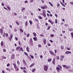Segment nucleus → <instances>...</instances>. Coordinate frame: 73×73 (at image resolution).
<instances>
[{
  "label": "nucleus",
  "instance_id": "nucleus-46",
  "mask_svg": "<svg viewBox=\"0 0 73 73\" xmlns=\"http://www.w3.org/2000/svg\"><path fill=\"white\" fill-rule=\"evenodd\" d=\"M3 52H6L7 50H6L5 49H3Z\"/></svg>",
  "mask_w": 73,
  "mask_h": 73
},
{
  "label": "nucleus",
  "instance_id": "nucleus-35",
  "mask_svg": "<svg viewBox=\"0 0 73 73\" xmlns=\"http://www.w3.org/2000/svg\"><path fill=\"white\" fill-rule=\"evenodd\" d=\"M66 49L68 50H71V48L70 47H67Z\"/></svg>",
  "mask_w": 73,
  "mask_h": 73
},
{
  "label": "nucleus",
  "instance_id": "nucleus-52",
  "mask_svg": "<svg viewBox=\"0 0 73 73\" xmlns=\"http://www.w3.org/2000/svg\"><path fill=\"white\" fill-rule=\"evenodd\" d=\"M10 66V64L8 63L7 65V66L8 67V66Z\"/></svg>",
  "mask_w": 73,
  "mask_h": 73
},
{
  "label": "nucleus",
  "instance_id": "nucleus-34",
  "mask_svg": "<svg viewBox=\"0 0 73 73\" xmlns=\"http://www.w3.org/2000/svg\"><path fill=\"white\" fill-rule=\"evenodd\" d=\"M57 66H58V67H60L61 70H62V66L59 64Z\"/></svg>",
  "mask_w": 73,
  "mask_h": 73
},
{
  "label": "nucleus",
  "instance_id": "nucleus-18",
  "mask_svg": "<svg viewBox=\"0 0 73 73\" xmlns=\"http://www.w3.org/2000/svg\"><path fill=\"white\" fill-rule=\"evenodd\" d=\"M1 46H3L4 45V41L3 40H2L1 42Z\"/></svg>",
  "mask_w": 73,
  "mask_h": 73
},
{
  "label": "nucleus",
  "instance_id": "nucleus-60",
  "mask_svg": "<svg viewBox=\"0 0 73 73\" xmlns=\"http://www.w3.org/2000/svg\"><path fill=\"white\" fill-rule=\"evenodd\" d=\"M54 51L55 53L56 54V53H57V50H56V49L54 50Z\"/></svg>",
  "mask_w": 73,
  "mask_h": 73
},
{
  "label": "nucleus",
  "instance_id": "nucleus-22",
  "mask_svg": "<svg viewBox=\"0 0 73 73\" xmlns=\"http://www.w3.org/2000/svg\"><path fill=\"white\" fill-rule=\"evenodd\" d=\"M60 3L61 4V5H62V6H63V7H65V5H64V4H63V3H62V2L61 1H60Z\"/></svg>",
  "mask_w": 73,
  "mask_h": 73
},
{
  "label": "nucleus",
  "instance_id": "nucleus-42",
  "mask_svg": "<svg viewBox=\"0 0 73 73\" xmlns=\"http://www.w3.org/2000/svg\"><path fill=\"white\" fill-rule=\"evenodd\" d=\"M50 37H54V34H51L50 35Z\"/></svg>",
  "mask_w": 73,
  "mask_h": 73
},
{
  "label": "nucleus",
  "instance_id": "nucleus-2",
  "mask_svg": "<svg viewBox=\"0 0 73 73\" xmlns=\"http://www.w3.org/2000/svg\"><path fill=\"white\" fill-rule=\"evenodd\" d=\"M48 69V66H46L45 65L44 66V71L46 72L47 71V70Z\"/></svg>",
  "mask_w": 73,
  "mask_h": 73
},
{
  "label": "nucleus",
  "instance_id": "nucleus-50",
  "mask_svg": "<svg viewBox=\"0 0 73 73\" xmlns=\"http://www.w3.org/2000/svg\"><path fill=\"white\" fill-rule=\"evenodd\" d=\"M38 46L39 48H41V45L40 44H38Z\"/></svg>",
  "mask_w": 73,
  "mask_h": 73
},
{
  "label": "nucleus",
  "instance_id": "nucleus-11",
  "mask_svg": "<svg viewBox=\"0 0 73 73\" xmlns=\"http://www.w3.org/2000/svg\"><path fill=\"white\" fill-rule=\"evenodd\" d=\"M13 37V34H11L10 35V37H9V40H10V41H11V40L12 39Z\"/></svg>",
  "mask_w": 73,
  "mask_h": 73
},
{
  "label": "nucleus",
  "instance_id": "nucleus-20",
  "mask_svg": "<svg viewBox=\"0 0 73 73\" xmlns=\"http://www.w3.org/2000/svg\"><path fill=\"white\" fill-rule=\"evenodd\" d=\"M19 52H20L21 51H22V52H24V50H23V48H22V47H20L19 48Z\"/></svg>",
  "mask_w": 73,
  "mask_h": 73
},
{
  "label": "nucleus",
  "instance_id": "nucleus-5",
  "mask_svg": "<svg viewBox=\"0 0 73 73\" xmlns=\"http://www.w3.org/2000/svg\"><path fill=\"white\" fill-rule=\"evenodd\" d=\"M49 52L50 54L51 55H53L54 56H56V54H54V52L52 51H49Z\"/></svg>",
  "mask_w": 73,
  "mask_h": 73
},
{
  "label": "nucleus",
  "instance_id": "nucleus-44",
  "mask_svg": "<svg viewBox=\"0 0 73 73\" xmlns=\"http://www.w3.org/2000/svg\"><path fill=\"white\" fill-rule=\"evenodd\" d=\"M55 23L56 24H57V23H58V22L57 21V19H56L55 20Z\"/></svg>",
  "mask_w": 73,
  "mask_h": 73
},
{
  "label": "nucleus",
  "instance_id": "nucleus-31",
  "mask_svg": "<svg viewBox=\"0 0 73 73\" xmlns=\"http://www.w3.org/2000/svg\"><path fill=\"white\" fill-rule=\"evenodd\" d=\"M36 68H33L32 70V72H33V73H34L35 71H36Z\"/></svg>",
  "mask_w": 73,
  "mask_h": 73
},
{
  "label": "nucleus",
  "instance_id": "nucleus-29",
  "mask_svg": "<svg viewBox=\"0 0 73 73\" xmlns=\"http://www.w3.org/2000/svg\"><path fill=\"white\" fill-rule=\"evenodd\" d=\"M24 53L26 56H28V53L27 52H24Z\"/></svg>",
  "mask_w": 73,
  "mask_h": 73
},
{
  "label": "nucleus",
  "instance_id": "nucleus-45",
  "mask_svg": "<svg viewBox=\"0 0 73 73\" xmlns=\"http://www.w3.org/2000/svg\"><path fill=\"white\" fill-rule=\"evenodd\" d=\"M5 36L6 37H8V33H6V35Z\"/></svg>",
  "mask_w": 73,
  "mask_h": 73
},
{
  "label": "nucleus",
  "instance_id": "nucleus-15",
  "mask_svg": "<svg viewBox=\"0 0 73 73\" xmlns=\"http://www.w3.org/2000/svg\"><path fill=\"white\" fill-rule=\"evenodd\" d=\"M46 40L45 38H44L43 40V42L44 44H46Z\"/></svg>",
  "mask_w": 73,
  "mask_h": 73
},
{
  "label": "nucleus",
  "instance_id": "nucleus-49",
  "mask_svg": "<svg viewBox=\"0 0 73 73\" xmlns=\"http://www.w3.org/2000/svg\"><path fill=\"white\" fill-rule=\"evenodd\" d=\"M29 36H30V34H28L27 35V37H29Z\"/></svg>",
  "mask_w": 73,
  "mask_h": 73
},
{
  "label": "nucleus",
  "instance_id": "nucleus-39",
  "mask_svg": "<svg viewBox=\"0 0 73 73\" xmlns=\"http://www.w3.org/2000/svg\"><path fill=\"white\" fill-rule=\"evenodd\" d=\"M7 9H8L9 10V11H11V8L10 7H9V6H7Z\"/></svg>",
  "mask_w": 73,
  "mask_h": 73
},
{
  "label": "nucleus",
  "instance_id": "nucleus-7",
  "mask_svg": "<svg viewBox=\"0 0 73 73\" xmlns=\"http://www.w3.org/2000/svg\"><path fill=\"white\" fill-rule=\"evenodd\" d=\"M41 8H42V9H45L48 8V6L46 5H45L44 6H41Z\"/></svg>",
  "mask_w": 73,
  "mask_h": 73
},
{
  "label": "nucleus",
  "instance_id": "nucleus-6",
  "mask_svg": "<svg viewBox=\"0 0 73 73\" xmlns=\"http://www.w3.org/2000/svg\"><path fill=\"white\" fill-rule=\"evenodd\" d=\"M48 21L52 25H53V24H54V22L51 19H49L48 20Z\"/></svg>",
  "mask_w": 73,
  "mask_h": 73
},
{
  "label": "nucleus",
  "instance_id": "nucleus-26",
  "mask_svg": "<svg viewBox=\"0 0 73 73\" xmlns=\"http://www.w3.org/2000/svg\"><path fill=\"white\" fill-rule=\"evenodd\" d=\"M6 69L7 70H8L9 72H11V69H10V68H6Z\"/></svg>",
  "mask_w": 73,
  "mask_h": 73
},
{
  "label": "nucleus",
  "instance_id": "nucleus-61",
  "mask_svg": "<svg viewBox=\"0 0 73 73\" xmlns=\"http://www.w3.org/2000/svg\"><path fill=\"white\" fill-rule=\"evenodd\" d=\"M25 9V8L23 7L21 9V10L22 11H24Z\"/></svg>",
  "mask_w": 73,
  "mask_h": 73
},
{
  "label": "nucleus",
  "instance_id": "nucleus-58",
  "mask_svg": "<svg viewBox=\"0 0 73 73\" xmlns=\"http://www.w3.org/2000/svg\"><path fill=\"white\" fill-rule=\"evenodd\" d=\"M6 33H4L3 35V37H5V36H6Z\"/></svg>",
  "mask_w": 73,
  "mask_h": 73
},
{
  "label": "nucleus",
  "instance_id": "nucleus-30",
  "mask_svg": "<svg viewBox=\"0 0 73 73\" xmlns=\"http://www.w3.org/2000/svg\"><path fill=\"white\" fill-rule=\"evenodd\" d=\"M52 60V59L51 58H50L49 59H48L47 61L48 62H50V61H51Z\"/></svg>",
  "mask_w": 73,
  "mask_h": 73
},
{
  "label": "nucleus",
  "instance_id": "nucleus-17",
  "mask_svg": "<svg viewBox=\"0 0 73 73\" xmlns=\"http://www.w3.org/2000/svg\"><path fill=\"white\" fill-rule=\"evenodd\" d=\"M26 49L27 51V52L29 53V47H28V46H27Z\"/></svg>",
  "mask_w": 73,
  "mask_h": 73
},
{
  "label": "nucleus",
  "instance_id": "nucleus-23",
  "mask_svg": "<svg viewBox=\"0 0 73 73\" xmlns=\"http://www.w3.org/2000/svg\"><path fill=\"white\" fill-rule=\"evenodd\" d=\"M19 31H20V32H21V33H23V32L24 31L21 28H20Z\"/></svg>",
  "mask_w": 73,
  "mask_h": 73
},
{
  "label": "nucleus",
  "instance_id": "nucleus-59",
  "mask_svg": "<svg viewBox=\"0 0 73 73\" xmlns=\"http://www.w3.org/2000/svg\"><path fill=\"white\" fill-rule=\"evenodd\" d=\"M40 36H41V37H44V35L42 34H40Z\"/></svg>",
  "mask_w": 73,
  "mask_h": 73
},
{
  "label": "nucleus",
  "instance_id": "nucleus-13",
  "mask_svg": "<svg viewBox=\"0 0 73 73\" xmlns=\"http://www.w3.org/2000/svg\"><path fill=\"white\" fill-rule=\"evenodd\" d=\"M15 57V54H13L11 56V59H14Z\"/></svg>",
  "mask_w": 73,
  "mask_h": 73
},
{
  "label": "nucleus",
  "instance_id": "nucleus-19",
  "mask_svg": "<svg viewBox=\"0 0 73 73\" xmlns=\"http://www.w3.org/2000/svg\"><path fill=\"white\" fill-rule=\"evenodd\" d=\"M33 39L34 41H37V40H38L37 38L36 37H34L33 38Z\"/></svg>",
  "mask_w": 73,
  "mask_h": 73
},
{
  "label": "nucleus",
  "instance_id": "nucleus-21",
  "mask_svg": "<svg viewBox=\"0 0 73 73\" xmlns=\"http://www.w3.org/2000/svg\"><path fill=\"white\" fill-rule=\"evenodd\" d=\"M28 22L27 21H26L25 22V26L26 27H27L28 25Z\"/></svg>",
  "mask_w": 73,
  "mask_h": 73
},
{
  "label": "nucleus",
  "instance_id": "nucleus-16",
  "mask_svg": "<svg viewBox=\"0 0 73 73\" xmlns=\"http://www.w3.org/2000/svg\"><path fill=\"white\" fill-rule=\"evenodd\" d=\"M23 64L25 65H27V63H26V62H25V60L24 59H23Z\"/></svg>",
  "mask_w": 73,
  "mask_h": 73
},
{
  "label": "nucleus",
  "instance_id": "nucleus-9",
  "mask_svg": "<svg viewBox=\"0 0 73 73\" xmlns=\"http://www.w3.org/2000/svg\"><path fill=\"white\" fill-rule=\"evenodd\" d=\"M4 29V27H2V28L0 29V33L1 34H3V30Z\"/></svg>",
  "mask_w": 73,
  "mask_h": 73
},
{
  "label": "nucleus",
  "instance_id": "nucleus-33",
  "mask_svg": "<svg viewBox=\"0 0 73 73\" xmlns=\"http://www.w3.org/2000/svg\"><path fill=\"white\" fill-rule=\"evenodd\" d=\"M33 34L34 36L35 37L37 36V34H36V33H35V32L33 33Z\"/></svg>",
  "mask_w": 73,
  "mask_h": 73
},
{
  "label": "nucleus",
  "instance_id": "nucleus-47",
  "mask_svg": "<svg viewBox=\"0 0 73 73\" xmlns=\"http://www.w3.org/2000/svg\"><path fill=\"white\" fill-rule=\"evenodd\" d=\"M11 52H14V51H15V49L13 48H11Z\"/></svg>",
  "mask_w": 73,
  "mask_h": 73
},
{
  "label": "nucleus",
  "instance_id": "nucleus-12",
  "mask_svg": "<svg viewBox=\"0 0 73 73\" xmlns=\"http://www.w3.org/2000/svg\"><path fill=\"white\" fill-rule=\"evenodd\" d=\"M55 61H56V58H53V60L52 62V63L53 65H55Z\"/></svg>",
  "mask_w": 73,
  "mask_h": 73
},
{
  "label": "nucleus",
  "instance_id": "nucleus-55",
  "mask_svg": "<svg viewBox=\"0 0 73 73\" xmlns=\"http://www.w3.org/2000/svg\"><path fill=\"white\" fill-rule=\"evenodd\" d=\"M47 45L48 46H50L51 45L50 44L48 43H47Z\"/></svg>",
  "mask_w": 73,
  "mask_h": 73
},
{
  "label": "nucleus",
  "instance_id": "nucleus-40",
  "mask_svg": "<svg viewBox=\"0 0 73 73\" xmlns=\"http://www.w3.org/2000/svg\"><path fill=\"white\" fill-rule=\"evenodd\" d=\"M71 35V37L72 38H73V33L72 32L70 33Z\"/></svg>",
  "mask_w": 73,
  "mask_h": 73
},
{
  "label": "nucleus",
  "instance_id": "nucleus-57",
  "mask_svg": "<svg viewBox=\"0 0 73 73\" xmlns=\"http://www.w3.org/2000/svg\"><path fill=\"white\" fill-rule=\"evenodd\" d=\"M23 71L24 73H27V71H26L25 70H23Z\"/></svg>",
  "mask_w": 73,
  "mask_h": 73
},
{
  "label": "nucleus",
  "instance_id": "nucleus-10",
  "mask_svg": "<svg viewBox=\"0 0 73 73\" xmlns=\"http://www.w3.org/2000/svg\"><path fill=\"white\" fill-rule=\"evenodd\" d=\"M56 69L58 73H60V70H61V68L60 69L59 67H57L56 68Z\"/></svg>",
  "mask_w": 73,
  "mask_h": 73
},
{
  "label": "nucleus",
  "instance_id": "nucleus-3",
  "mask_svg": "<svg viewBox=\"0 0 73 73\" xmlns=\"http://www.w3.org/2000/svg\"><path fill=\"white\" fill-rule=\"evenodd\" d=\"M62 66L63 68H64L66 69H69L70 68V67L68 66H66V65H63Z\"/></svg>",
  "mask_w": 73,
  "mask_h": 73
},
{
  "label": "nucleus",
  "instance_id": "nucleus-54",
  "mask_svg": "<svg viewBox=\"0 0 73 73\" xmlns=\"http://www.w3.org/2000/svg\"><path fill=\"white\" fill-rule=\"evenodd\" d=\"M18 43L19 45H21V42H20V41H18Z\"/></svg>",
  "mask_w": 73,
  "mask_h": 73
},
{
  "label": "nucleus",
  "instance_id": "nucleus-43",
  "mask_svg": "<svg viewBox=\"0 0 73 73\" xmlns=\"http://www.w3.org/2000/svg\"><path fill=\"white\" fill-rule=\"evenodd\" d=\"M2 57L3 58V59H6L7 58V57H6V56H2Z\"/></svg>",
  "mask_w": 73,
  "mask_h": 73
},
{
  "label": "nucleus",
  "instance_id": "nucleus-24",
  "mask_svg": "<svg viewBox=\"0 0 73 73\" xmlns=\"http://www.w3.org/2000/svg\"><path fill=\"white\" fill-rule=\"evenodd\" d=\"M29 23H30V25H32V24H33V23L31 20H30L29 21Z\"/></svg>",
  "mask_w": 73,
  "mask_h": 73
},
{
  "label": "nucleus",
  "instance_id": "nucleus-53",
  "mask_svg": "<svg viewBox=\"0 0 73 73\" xmlns=\"http://www.w3.org/2000/svg\"><path fill=\"white\" fill-rule=\"evenodd\" d=\"M39 18L40 19H41V20H42V18L40 16H39Z\"/></svg>",
  "mask_w": 73,
  "mask_h": 73
},
{
  "label": "nucleus",
  "instance_id": "nucleus-8",
  "mask_svg": "<svg viewBox=\"0 0 73 73\" xmlns=\"http://www.w3.org/2000/svg\"><path fill=\"white\" fill-rule=\"evenodd\" d=\"M29 41L30 43V44L31 45H33V40H32V38H31L30 39Z\"/></svg>",
  "mask_w": 73,
  "mask_h": 73
},
{
  "label": "nucleus",
  "instance_id": "nucleus-28",
  "mask_svg": "<svg viewBox=\"0 0 73 73\" xmlns=\"http://www.w3.org/2000/svg\"><path fill=\"white\" fill-rule=\"evenodd\" d=\"M17 65H20V61L19 60H18L17 61Z\"/></svg>",
  "mask_w": 73,
  "mask_h": 73
},
{
  "label": "nucleus",
  "instance_id": "nucleus-56",
  "mask_svg": "<svg viewBox=\"0 0 73 73\" xmlns=\"http://www.w3.org/2000/svg\"><path fill=\"white\" fill-rule=\"evenodd\" d=\"M40 57L41 58H43V56L42 55H41L40 56Z\"/></svg>",
  "mask_w": 73,
  "mask_h": 73
},
{
  "label": "nucleus",
  "instance_id": "nucleus-14",
  "mask_svg": "<svg viewBox=\"0 0 73 73\" xmlns=\"http://www.w3.org/2000/svg\"><path fill=\"white\" fill-rule=\"evenodd\" d=\"M65 54H72V52L71 51H67L65 52Z\"/></svg>",
  "mask_w": 73,
  "mask_h": 73
},
{
  "label": "nucleus",
  "instance_id": "nucleus-32",
  "mask_svg": "<svg viewBox=\"0 0 73 73\" xmlns=\"http://www.w3.org/2000/svg\"><path fill=\"white\" fill-rule=\"evenodd\" d=\"M49 4H50V6H51V7H53V4L51 2H49Z\"/></svg>",
  "mask_w": 73,
  "mask_h": 73
},
{
  "label": "nucleus",
  "instance_id": "nucleus-48",
  "mask_svg": "<svg viewBox=\"0 0 73 73\" xmlns=\"http://www.w3.org/2000/svg\"><path fill=\"white\" fill-rule=\"evenodd\" d=\"M31 57V58H34V57H33V55H30Z\"/></svg>",
  "mask_w": 73,
  "mask_h": 73
},
{
  "label": "nucleus",
  "instance_id": "nucleus-27",
  "mask_svg": "<svg viewBox=\"0 0 73 73\" xmlns=\"http://www.w3.org/2000/svg\"><path fill=\"white\" fill-rule=\"evenodd\" d=\"M34 65H35V64L34 63H32L30 66V68H31V67H32L33 66H34Z\"/></svg>",
  "mask_w": 73,
  "mask_h": 73
},
{
  "label": "nucleus",
  "instance_id": "nucleus-62",
  "mask_svg": "<svg viewBox=\"0 0 73 73\" xmlns=\"http://www.w3.org/2000/svg\"><path fill=\"white\" fill-rule=\"evenodd\" d=\"M56 58L57 60H59L60 59V57H59V56H57L56 57Z\"/></svg>",
  "mask_w": 73,
  "mask_h": 73
},
{
  "label": "nucleus",
  "instance_id": "nucleus-41",
  "mask_svg": "<svg viewBox=\"0 0 73 73\" xmlns=\"http://www.w3.org/2000/svg\"><path fill=\"white\" fill-rule=\"evenodd\" d=\"M35 20L36 22H37L38 23H39V21H38V19H35Z\"/></svg>",
  "mask_w": 73,
  "mask_h": 73
},
{
  "label": "nucleus",
  "instance_id": "nucleus-37",
  "mask_svg": "<svg viewBox=\"0 0 73 73\" xmlns=\"http://www.w3.org/2000/svg\"><path fill=\"white\" fill-rule=\"evenodd\" d=\"M15 23H16V24H17L18 26H19V25H20V24H19V22L16 21Z\"/></svg>",
  "mask_w": 73,
  "mask_h": 73
},
{
  "label": "nucleus",
  "instance_id": "nucleus-25",
  "mask_svg": "<svg viewBox=\"0 0 73 73\" xmlns=\"http://www.w3.org/2000/svg\"><path fill=\"white\" fill-rule=\"evenodd\" d=\"M20 46H18L16 48V50H19V49H20Z\"/></svg>",
  "mask_w": 73,
  "mask_h": 73
},
{
  "label": "nucleus",
  "instance_id": "nucleus-36",
  "mask_svg": "<svg viewBox=\"0 0 73 73\" xmlns=\"http://www.w3.org/2000/svg\"><path fill=\"white\" fill-rule=\"evenodd\" d=\"M60 49H62V50H63L64 49V46H62L60 47Z\"/></svg>",
  "mask_w": 73,
  "mask_h": 73
},
{
  "label": "nucleus",
  "instance_id": "nucleus-1",
  "mask_svg": "<svg viewBox=\"0 0 73 73\" xmlns=\"http://www.w3.org/2000/svg\"><path fill=\"white\" fill-rule=\"evenodd\" d=\"M13 65L14 66V67L15 69V70L17 72H18V70H19V68L17 67V65H16V64H13Z\"/></svg>",
  "mask_w": 73,
  "mask_h": 73
},
{
  "label": "nucleus",
  "instance_id": "nucleus-64",
  "mask_svg": "<svg viewBox=\"0 0 73 73\" xmlns=\"http://www.w3.org/2000/svg\"><path fill=\"white\" fill-rule=\"evenodd\" d=\"M57 7H59V6H60V4L58 3H57Z\"/></svg>",
  "mask_w": 73,
  "mask_h": 73
},
{
  "label": "nucleus",
  "instance_id": "nucleus-38",
  "mask_svg": "<svg viewBox=\"0 0 73 73\" xmlns=\"http://www.w3.org/2000/svg\"><path fill=\"white\" fill-rule=\"evenodd\" d=\"M68 29L69 30V31H73V29L72 28H71L70 29V28H69Z\"/></svg>",
  "mask_w": 73,
  "mask_h": 73
},
{
  "label": "nucleus",
  "instance_id": "nucleus-63",
  "mask_svg": "<svg viewBox=\"0 0 73 73\" xmlns=\"http://www.w3.org/2000/svg\"><path fill=\"white\" fill-rule=\"evenodd\" d=\"M1 5L2 6H4V3H2Z\"/></svg>",
  "mask_w": 73,
  "mask_h": 73
},
{
  "label": "nucleus",
  "instance_id": "nucleus-51",
  "mask_svg": "<svg viewBox=\"0 0 73 73\" xmlns=\"http://www.w3.org/2000/svg\"><path fill=\"white\" fill-rule=\"evenodd\" d=\"M64 26L65 27H68V24H64Z\"/></svg>",
  "mask_w": 73,
  "mask_h": 73
},
{
  "label": "nucleus",
  "instance_id": "nucleus-4",
  "mask_svg": "<svg viewBox=\"0 0 73 73\" xmlns=\"http://www.w3.org/2000/svg\"><path fill=\"white\" fill-rule=\"evenodd\" d=\"M42 12V15L43 16H44V17H46V14H45V12H46L45 10H43Z\"/></svg>",
  "mask_w": 73,
  "mask_h": 73
}]
</instances>
